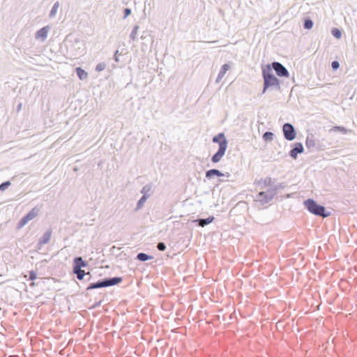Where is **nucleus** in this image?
<instances>
[{"mask_svg": "<svg viewBox=\"0 0 357 357\" xmlns=\"http://www.w3.org/2000/svg\"><path fill=\"white\" fill-rule=\"evenodd\" d=\"M282 131L284 138L288 141H292L296 138V131L294 126L288 123L284 124Z\"/></svg>", "mask_w": 357, "mask_h": 357, "instance_id": "423d86ee", "label": "nucleus"}, {"mask_svg": "<svg viewBox=\"0 0 357 357\" xmlns=\"http://www.w3.org/2000/svg\"><path fill=\"white\" fill-rule=\"evenodd\" d=\"M118 53H119V51L116 50L114 54V60L116 62H119V58L117 56Z\"/></svg>", "mask_w": 357, "mask_h": 357, "instance_id": "c9c22d12", "label": "nucleus"}, {"mask_svg": "<svg viewBox=\"0 0 357 357\" xmlns=\"http://www.w3.org/2000/svg\"><path fill=\"white\" fill-rule=\"evenodd\" d=\"M313 26V22L310 19H307L304 22V28L310 29Z\"/></svg>", "mask_w": 357, "mask_h": 357, "instance_id": "bb28decb", "label": "nucleus"}, {"mask_svg": "<svg viewBox=\"0 0 357 357\" xmlns=\"http://www.w3.org/2000/svg\"><path fill=\"white\" fill-rule=\"evenodd\" d=\"M34 284H34V282H32V283L31 284V286H34Z\"/></svg>", "mask_w": 357, "mask_h": 357, "instance_id": "58836bf2", "label": "nucleus"}, {"mask_svg": "<svg viewBox=\"0 0 357 357\" xmlns=\"http://www.w3.org/2000/svg\"><path fill=\"white\" fill-rule=\"evenodd\" d=\"M332 34L337 38H340L341 37L340 31L336 28L332 30Z\"/></svg>", "mask_w": 357, "mask_h": 357, "instance_id": "7c9ffc66", "label": "nucleus"}, {"mask_svg": "<svg viewBox=\"0 0 357 357\" xmlns=\"http://www.w3.org/2000/svg\"><path fill=\"white\" fill-rule=\"evenodd\" d=\"M47 33H48V27L44 26V27L41 28L40 29H39L36 33L35 37L36 39L41 38L42 40L44 41L47 37Z\"/></svg>", "mask_w": 357, "mask_h": 357, "instance_id": "9d476101", "label": "nucleus"}, {"mask_svg": "<svg viewBox=\"0 0 357 357\" xmlns=\"http://www.w3.org/2000/svg\"><path fill=\"white\" fill-rule=\"evenodd\" d=\"M305 145L308 149L313 148L316 145L315 140L313 139V137H307L305 141Z\"/></svg>", "mask_w": 357, "mask_h": 357, "instance_id": "aec40b11", "label": "nucleus"}, {"mask_svg": "<svg viewBox=\"0 0 357 357\" xmlns=\"http://www.w3.org/2000/svg\"><path fill=\"white\" fill-rule=\"evenodd\" d=\"M263 77L264 80L263 93H264L269 87L280 89V82L278 79L269 71L266 72V70H263Z\"/></svg>", "mask_w": 357, "mask_h": 357, "instance_id": "7ed1b4c3", "label": "nucleus"}, {"mask_svg": "<svg viewBox=\"0 0 357 357\" xmlns=\"http://www.w3.org/2000/svg\"><path fill=\"white\" fill-rule=\"evenodd\" d=\"M331 130L339 131V132H342L343 134H346L347 132V130L344 127H342V126H334L331 129Z\"/></svg>", "mask_w": 357, "mask_h": 357, "instance_id": "cd10ccee", "label": "nucleus"}, {"mask_svg": "<svg viewBox=\"0 0 357 357\" xmlns=\"http://www.w3.org/2000/svg\"><path fill=\"white\" fill-rule=\"evenodd\" d=\"M272 67H273V68L274 69V70L275 71L276 74L278 76H280V77H289V73L288 70L280 63H279V62H273L272 63Z\"/></svg>", "mask_w": 357, "mask_h": 357, "instance_id": "0eeeda50", "label": "nucleus"}, {"mask_svg": "<svg viewBox=\"0 0 357 357\" xmlns=\"http://www.w3.org/2000/svg\"><path fill=\"white\" fill-rule=\"evenodd\" d=\"M76 73H77L78 77L81 80L86 79L88 77V73L80 67H77L76 68Z\"/></svg>", "mask_w": 357, "mask_h": 357, "instance_id": "a211bd4d", "label": "nucleus"}, {"mask_svg": "<svg viewBox=\"0 0 357 357\" xmlns=\"http://www.w3.org/2000/svg\"><path fill=\"white\" fill-rule=\"evenodd\" d=\"M157 248L160 250V251H164L165 249H166V245L164 243L162 242H160L158 243L157 245Z\"/></svg>", "mask_w": 357, "mask_h": 357, "instance_id": "2f4dec72", "label": "nucleus"}, {"mask_svg": "<svg viewBox=\"0 0 357 357\" xmlns=\"http://www.w3.org/2000/svg\"><path fill=\"white\" fill-rule=\"evenodd\" d=\"M59 6V3L58 1H56V2L54 4V6H53V7L52 8V10H51V11H50V16L51 17H52L55 16V15H56V12H57V10H58Z\"/></svg>", "mask_w": 357, "mask_h": 357, "instance_id": "393cba45", "label": "nucleus"}, {"mask_svg": "<svg viewBox=\"0 0 357 357\" xmlns=\"http://www.w3.org/2000/svg\"><path fill=\"white\" fill-rule=\"evenodd\" d=\"M10 185V183L9 181H6L2 183L0 185V190L4 191L6 189H7Z\"/></svg>", "mask_w": 357, "mask_h": 357, "instance_id": "c756f323", "label": "nucleus"}, {"mask_svg": "<svg viewBox=\"0 0 357 357\" xmlns=\"http://www.w3.org/2000/svg\"><path fill=\"white\" fill-rule=\"evenodd\" d=\"M123 18L126 19L129 15L131 13V10L130 8H125L123 10Z\"/></svg>", "mask_w": 357, "mask_h": 357, "instance_id": "72a5a7b5", "label": "nucleus"}, {"mask_svg": "<svg viewBox=\"0 0 357 357\" xmlns=\"http://www.w3.org/2000/svg\"><path fill=\"white\" fill-rule=\"evenodd\" d=\"M39 211L40 209L37 207L33 208L25 216L20 220L17 226V229L23 227L30 220L35 218L38 215Z\"/></svg>", "mask_w": 357, "mask_h": 357, "instance_id": "39448f33", "label": "nucleus"}, {"mask_svg": "<svg viewBox=\"0 0 357 357\" xmlns=\"http://www.w3.org/2000/svg\"><path fill=\"white\" fill-rule=\"evenodd\" d=\"M106 68V64L105 63H99L96 66V70L97 72H101Z\"/></svg>", "mask_w": 357, "mask_h": 357, "instance_id": "c85d7f7f", "label": "nucleus"}, {"mask_svg": "<svg viewBox=\"0 0 357 357\" xmlns=\"http://www.w3.org/2000/svg\"><path fill=\"white\" fill-rule=\"evenodd\" d=\"M73 262V269H81L82 267H85L86 266V263L80 257H75Z\"/></svg>", "mask_w": 357, "mask_h": 357, "instance_id": "9b49d317", "label": "nucleus"}, {"mask_svg": "<svg viewBox=\"0 0 357 357\" xmlns=\"http://www.w3.org/2000/svg\"><path fill=\"white\" fill-rule=\"evenodd\" d=\"M107 287L105 280L98 281L96 283H91L87 288L86 290Z\"/></svg>", "mask_w": 357, "mask_h": 357, "instance_id": "dca6fc26", "label": "nucleus"}, {"mask_svg": "<svg viewBox=\"0 0 357 357\" xmlns=\"http://www.w3.org/2000/svg\"><path fill=\"white\" fill-rule=\"evenodd\" d=\"M152 257L151 256H149L145 253H143V252H141V253H139L137 256V259L139 261H145L146 260H149L150 259H151Z\"/></svg>", "mask_w": 357, "mask_h": 357, "instance_id": "4be33fe9", "label": "nucleus"}, {"mask_svg": "<svg viewBox=\"0 0 357 357\" xmlns=\"http://www.w3.org/2000/svg\"><path fill=\"white\" fill-rule=\"evenodd\" d=\"M214 220L213 216H210L206 219H197L194 220L195 222H198V225L200 227H204L206 225L210 224Z\"/></svg>", "mask_w": 357, "mask_h": 357, "instance_id": "4468645a", "label": "nucleus"}, {"mask_svg": "<svg viewBox=\"0 0 357 357\" xmlns=\"http://www.w3.org/2000/svg\"><path fill=\"white\" fill-rule=\"evenodd\" d=\"M263 139L266 142H270L272 141L273 139V133L271 132H266L263 135Z\"/></svg>", "mask_w": 357, "mask_h": 357, "instance_id": "5701e85b", "label": "nucleus"}, {"mask_svg": "<svg viewBox=\"0 0 357 357\" xmlns=\"http://www.w3.org/2000/svg\"><path fill=\"white\" fill-rule=\"evenodd\" d=\"M213 176H224V174L220 171L215 169L208 170L206 172V177L207 178L210 179L212 178Z\"/></svg>", "mask_w": 357, "mask_h": 357, "instance_id": "f3484780", "label": "nucleus"}, {"mask_svg": "<svg viewBox=\"0 0 357 357\" xmlns=\"http://www.w3.org/2000/svg\"><path fill=\"white\" fill-rule=\"evenodd\" d=\"M151 190V187L149 185H146L142 188L141 192L143 194V195H146L148 197H149V192H150Z\"/></svg>", "mask_w": 357, "mask_h": 357, "instance_id": "a878e982", "label": "nucleus"}, {"mask_svg": "<svg viewBox=\"0 0 357 357\" xmlns=\"http://www.w3.org/2000/svg\"><path fill=\"white\" fill-rule=\"evenodd\" d=\"M331 66L333 70H337L339 68L340 64L338 61H335L332 62Z\"/></svg>", "mask_w": 357, "mask_h": 357, "instance_id": "f704fd0d", "label": "nucleus"}, {"mask_svg": "<svg viewBox=\"0 0 357 357\" xmlns=\"http://www.w3.org/2000/svg\"><path fill=\"white\" fill-rule=\"evenodd\" d=\"M146 199H147V196L143 195L137 202V209L141 208L143 206V205L144 204V203L146 202Z\"/></svg>", "mask_w": 357, "mask_h": 357, "instance_id": "b1692460", "label": "nucleus"}, {"mask_svg": "<svg viewBox=\"0 0 357 357\" xmlns=\"http://www.w3.org/2000/svg\"><path fill=\"white\" fill-rule=\"evenodd\" d=\"M138 30H139V26L138 25H135L133 27V29H132V30L131 31V33L130 35V38L131 40L135 41L136 40Z\"/></svg>", "mask_w": 357, "mask_h": 357, "instance_id": "412c9836", "label": "nucleus"}, {"mask_svg": "<svg viewBox=\"0 0 357 357\" xmlns=\"http://www.w3.org/2000/svg\"><path fill=\"white\" fill-rule=\"evenodd\" d=\"M303 152V144L300 142L296 143L294 147L290 151L289 155L294 159L297 158L298 153H301Z\"/></svg>", "mask_w": 357, "mask_h": 357, "instance_id": "6e6552de", "label": "nucleus"}, {"mask_svg": "<svg viewBox=\"0 0 357 357\" xmlns=\"http://www.w3.org/2000/svg\"><path fill=\"white\" fill-rule=\"evenodd\" d=\"M37 278V273L34 271H31L29 272V280H34Z\"/></svg>", "mask_w": 357, "mask_h": 357, "instance_id": "473e14b6", "label": "nucleus"}, {"mask_svg": "<svg viewBox=\"0 0 357 357\" xmlns=\"http://www.w3.org/2000/svg\"><path fill=\"white\" fill-rule=\"evenodd\" d=\"M100 303H98V304H96L94 306H95V307L98 306V305H100Z\"/></svg>", "mask_w": 357, "mask_h": 357, "instance_id": "4c0bfd02", "label": "nucleus"}, {"mask_svg": "<svg viewBox=\"0 0 357 357\" xmlns=\"http://www.w3.org/2000/svg\"><path fill=\"white\" fill-rule=\"evenodd\" d=\"M52 233V229H49L43 234V236L39 239L38 243L40 247L47 244L50 241Z\"/></svg>", "mask_w": 357, "mask_h": 357, "instance_id": "1a4fd4ad", "label": "nucleus"}, {"mask_svg": "<svg viewBox=\"0 0 357 357\" xmlns=\"http://www.w3.org/2000/svg\"><path fill=\"white\" fill-rule=\"evenodd\" d=\"M22 102L19 103L17 107V112H20L22 109Z\"/></svg>", "mask_w": 357, "mask_h": 357, "instance_id": "e433bc0d", "label": "nucleus"}, {"mask_svg": "<svg viewBox=\"0 0 357 357\" xmlns=\"http://www.w3.org/2000/svg\"><path fill=\"white\" fill-rule=\"evenodd\" d=\"M213 142L219 144V149L216 153H215L211 160L213 163H217L220 161L224 156L227 148V141L225 137L224 133L221 132L213 137Z\"/></svg>", "mask_w": 357, "mask_h": 357, "instance_id": "f257e3e1", "label": "nucleus"}, {"mask_svg": "<svg viewBox=\"0 0 357 357\" xmlns=\"http://www.w3.org/2000/svg\"><path fill=\"white\" fill-rule=\"evenodd\" d=\"M73 273L76 274L77 278L79 280H82L84 278V276L86 275H90L89 272L86 273L85 271L82 269H73Z\"/></svg>", "mask_w": 357, "mask_h": 357, "instance_id": "6ab92c4d", "label": "nucleus"}, {"mask_svg": "<svg viewBox=\"0 0 357 357\" xmlns=\"http://www.w3.org/2000/svg\"><path fill=\"white\" fill-rule=\"evenodd\" d=\"M258 185H260L261 189H264L266 187L271 186L273 185L272 178L271 177H266L258 181Z\"/></svg>", "mask_w": 357, "mask_h": 357, "instance_id": "f8f14e48", "label": "nucleus"}, {"mask_svg": "<svg viewBox=\"0 0 357 357\" xmlns=\"http://www.w3.org/2000/svg\"><path fill=\"white\" fill-rule=\"evenodd\" d=\"M106 287H110L120 283L122 278L120 277H115L109 279H105Z\"/></svg>", "mask_w": 357, "mask_h": 357, "instance_id": "2eb2a0df", "label": "nucleus"}, {"mask_svg": "<svg viewBox=\"0 0 357 357\" xmlns=\"http://www.w3.org/2000/svg\"><path fill=\"white\" fill-rule=\"evenodd\" d=\"M275 195V190H268L266 192H260L256 196V201L264 205L271 202Z\"/></svg>", "mask_w": 357, "mask_h": 357, "instance_id": "20e7f679", "label": "nucleus"}, {"mask_svg": "<svg viewBox=\"0 0 357 357\" xmlns=\"http://www.w3.org/2000/svg\"><path fill=\"white\" fill-rule=\"evenodd\" d=\"M303 204L309 212L315 215L320 216L322 218H327L331 215L330 212L326 211L324 206L319 205L312 199H308L305 200Z\"/></svg>", "mask_w": 357, "mask_h": 357, "instance_id": "f03ea898", "label": "nucleus"}, {"mask_svg": "<svg viewBox=\"0 0 357 357\" xmlns=\"http://www.w3.org/2000/svg\"><path fill=\"white\" fill-rule=\"evenodd\" d=\"M229 69V66L227 63H225L222 66L220 70L218 75L216 82H219L225 76L227 71Z\"/></svg>", "mask_w": 357, "mask_h": 357, "instance_id": "ddd939ff", "label": "nucleus"}]
</instances>
